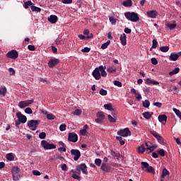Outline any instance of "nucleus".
<instances>
[{"label": "nucleus", "instance_id": "obj_1", "mask_svg": "<svg viewBox=\"0 0 181 181\" xmlns=\"http://www.w3.org/2000/svg\"><path fill=\"white\" fill-rule=\"evenodd\" d=\"M105 66H103V65L100 66L98 68H95L92 73V76L96 80H100L102 77H107V72L105 71Z\"/></svg>", "mask_w": 181, "mask_h": 181}, {"label": "nucleus", "instance_id": "obj_2", "mask_svg": "<svg viewBox=\"0 0 181 181\" xmlns=\"http://www.w3.org/2000/svg\"><path fill=\"white\" fill-rule=\"evenodd\" d=\"M124 16L128 19V21H131V22H138V21H139L138 13L135 12H127L124 13Z\"/></svg>", "mask_w": 181, "mask_h": 181}, {"label": "nucleus", "instance_id": "obj_3", "mask_svg": "<svg viewBox=\"0 0 181 181\" xmlns=\"http://www.w3.org/2000/svg\"><path fill=\"white\" fill-rule=\"evenodd\" d=\"M16 117L18 118V119L16 120V125L17 127L21 125V124H25L28 121L26 116L22 115V113L19 112L16 113Z\"/></svg>", "mask_w": 181, "mask_h": 181}, {"label": "nucleus", "instance_id": "obj_4", "mask_svg": "<svg viewBox=\"0 0 181 181\" xmlns=\"http://www.w3.org/2000/svg\"><path fill=\"white\" fill-rule=\"evenodd\" d=\"M40 124V120H30L28 122L27 125L31 131H36L37 125Z\"/></svg>", "mask_w": 181, "mask_h": 181}, {"label": "nucleus", "instance_id": "obj_5", "mask_svg": "<svg viewBox=\"0 0 181 181\" xmlns=\"http://www.w3.org/2000/svg\"><path fill=\"white\" fill-rule=\"evenodd\" d=\"M21 170L18 167H13L12 169L13 180L18 181L21 179V174H19Z\"/></svg>", "mask_w": 181, "mask_h": 181}, {"label": "nucleus", "instance_id": "obj_6", "mask_svg": "<svg viewBox=\"0 0 181 181\" xmlns=\"http://www.w3.org/2000/svg\"><path fill=\"white\" fill-rule=\"evenodd\" d=\"M117 135L122 136L123 138H127V136H131V131H129V129L127 127L119 130L117 132Z\"/></svg>", "mask_w": 181, "mask_h": 181}, {"label": "nucleus", "instance_id": "obj_7", "mask_svg": "<svg viewBox=\"0 0 181 181\" xmlns=\"http://www.w3.org/2000/svg\"><path fill=\"white\" fill-rule=\"evenodd\" d=\"M41 145H42V148L45 150L56 149V145H54L53 144H49L46 140H42L41 141Z\"/></svg>", "mask_w": 181, "mask_h": 181}, {"label": "nucleus", "instance_id": "obj_8", "mask_svg": "<svg viewBox=\"0 0 181 181\" xmlns=\"http://www.w3.org/2000/svg\"><path fill=\"white\" fill-rule=\"evenodd\" d=\"M96 117L97 118L95 119V121L97 122V124H103V121L105 119V115H104V112H98L96 114Z\"/></svg>", "mask_w": 181, "mask_h": 181}, {"label": "nucleus", "instance_id": "obj_9", "mask_svg": "<svg viewBox=\"0 0 181 181\" xmlns=\"http://www.w3.org/2000/svg\"><path fill=\"white\" fill-rule=\"evenodd\" d=\"M71 155L74 156V160H78L80 157L81 156V152L78 149H71Z\"/></svg>", "mask_w": 181, "mask_h": 181}, {"label": "nucleus", "instance_id": "obj_10", "mask_svg": "<svg viewBox=\"0 0 181 181\" xmlns=\"http://www.w3.org/2000/svg\"><path fill=\"white\" fill-rule=\"evenodd\" d=\"M30 104H33V100L21 101L18 103V107L20 108H26V107H29Z\"/></svg>", "mask_w": 181, "mask_h": 181}, {"label": "nucleus", "instance_id": "obj_11", "mask_svg": "<svg viewBox=\"0 0 181 181\" xmlns=\"http://www.w3.org/2000/svg\"><path fill=\"white\" fill-rule=\"evenodd\" d=\"M68 141L69 142L76 143L77 141H78V136H77V134L74 132L69 133Z\"/></svg>", "mask_w": 181, "mask_h": 181}, {"label": "nucleus", "instance_id": "obj_12", "mask_svg": "<svg viewBox=\"0 0 181 181\" xmlns=\"http://www.w3.org/2000/svg\"><path fill=\"white\" fill-rule=\"evenodd\" d=\"M18 56L19 55L17 51L15 49H13L6 54V57H8V59H18Z\"/></svg>", "mask_w": 181, "mask_h": 181}, {"label": "nucleus", "instance_id": "obj_13", "mask_svg": "<svg viewBox=\"0 0 181 181\" xmlns=\"http://www.w3.org/2000/svg\"><path fill=\"white\" fill-rule=\"evenodd\" d=\"M145 145L146 146V153H151V152H153L154 149H156V147L152 145L151 142H146Z\"/></svg>", "mask_w": 181, "mask_h": 181}, {"label": "nucleus", "instance_id": "obj_14", "mask_svg": "<svg viewBox=\"0 0 181 181\" xmlns=\"http://www.w3.org/2000/svg\"><path fill=\"white\" fill-rule=\"evenodd\" d=\"M151 134L154 138L157 139L159 144H163V137H162V136L159 135L156 132H151Z\"/></svg>", "mask_w": 181, "mask_h": 181}, {"label": "nucleus", "instance_id": "obj_15", "mask_svg": "<svg viewBox=\"0 0 181 181\" xmlns=\"http://www.w3.org/2000/svg\"><path fill=\"white\" fill-rule=\"evenodd\" d=\"M146 13L147 16L148 18H151L152 19H155L156 16H158V11H156V10L148 11Z\"/></svg>", "mask_w": 181, "mask_h": 181}, {"label": "nucleus", "instance_id": "obj_16", "mask_svg": "<svg viewBox=\"0 0 181 181\" xmlns=\"http://www.w3.org/2000/svg\"><path fill=\"white\" fill-rule=\"evenodd\" d=\"M100 169L101 170H103V172L108 173V172H110L111 170V166H110V165H107V163H103Z\"/></svg>", "mask_w": 181, "mask_h": 181}, {"label": "nucleus", "instance_id": "obj_17", "mask_svg": "<svg viewBox=\"0 0 181 181\" xmlns=\"http://www.w3.org/2000/svg\"><path fill=\"white\" fill-rule=\"evenodd\" d=\"M57 64H59V59H50L48 62L49 67L51 68L54 67Z\"/></svg>", "mask_w": 181, "mask_h": 181}, {"label": "nucleus", "instance_id": "obj_18", "mask_svg": "<svg viewBox=\"0 0 181 181\" xmlns=\"http://www.w3.org/2000/svg\"><path fill=\"white\" fill-rule=\"evenodd\" d=\"M165 25L166 28H169L170 30L175 29V28L177 26V24H176V21H173V23H170L168 21H166Z\"/></svg>", "mask_w": 181, "mask_h": 181}, {"label": "nucleus", "instance_id": "obj_19", "mask_svg": "<svg viewBox=\"0 0 181 181\" xmlns=\"http://www.w3.org/2000/svg\"><path fill=\"white\" fill-rule=\"evenodd\" d=\"M78 167H79V169L81 170L82 173H83L84 175H88V173L87 172V165H86V163H82Z\"/></svg>", "mask_w": 181, "mask_h": 181}, {"label": "nucleus", "instance_id": "obj_20", "mask_svg": "<svg viewBox=\"0 0 181 181\" xmlns=\"http://www.w3.org/2000/svg\"><path fill=\"white\" fill-rule=\"evenodd\" d=\"M145 84H153V86H159V82L153 80H151L150 78L144 79Z\"/></svg>", "mask_w": 181, "mask_h": 181}, {"label": "nucleus", "instance_id": "obj_21", "mask_svg": "<svg viewBox=\"0 0 181 181\" xmlns=\"http://www.w3.org/2000/svg\"><path fill=\"white\" fill-rule=\"evenodd\" d=\"M120 41L122 46H125L127 45V35H125V33L121 35Z\"/></svg>", "mask_w": 181, "mask_h": 181}, {"label": "nucleus", "instance_id": "obj_22", "mask_svg": "<svg viewBox=\"0 0 181 181\" xmlns=\"http://www.w3.org/2000/svg\"><path fill=\"white\" fill-rule=\"evenodd\" d=\"M158 121L163 124V122H166L168 121V116L166 115H160L158 116Z\"/></svg>", "mask_w": 181, "mask_h": 181}, {"label": "nucleus", "instance_id": "obj_23", "mask_svg": "<svg viewBox=\"0 0 181 181\" xmlns=\"http://www.w3.org/2000/svg\"><path fill=\"white\" fill-rule=\"evenodd\" d=\"M179 59V55L176 52H173L170 55V60L172 62H176Z\"/></svg>", "mask_w": 181, "mask_h": 181}, {"label": "nucleus", "instance_id": "obj_24", "mask_svg": "<svg viewBox=\"0 0 181 181\" xmlns=\"http://www.w3.org/2000/svg\"><path fill=\"white\" fill-rule=\"evenodd\" d=\"M83 35L86 36V39H93V33H90V30L88 29L83 30Z\"/></svg>", "mask_w": 181, "mask_h": 181}, {"label": "nucleus", "instance_id": "obj_25", "mask_svg": "<svg viewBox=\"0 0 181 181\" xmlns=\"http://www.w3.org/2000/svg\"><path fill=\"white\" fill-rule=\"evenodd\" d=\"M48 21L50 22V23H56V22H57V16L51 15L48 18Z\"/></svg>", "mask_w": 181, "mask_h": 181}, {"label": "nucleus", "instance_id": "obj_26", "mask_svg": "<svg viewBox=\"0 0 181 181\" xmlns=\"http://www.w3.org/2000/svg\"><path fill=\"white\" fill-rule=\"evenodd\" d=\"M122 5L126 6V8L132 6V1H131V0L124 1L123 3H122Z\"/></svg>", "mask_w": 181, "mask_h": 181}, {"label": "nucleus", "instance_id": "obj_27", "mask_svg": "<svg viewBox=\"0 0 181 181\" xmlns=\"http://www.w3.org/2000/svg\"><path fill=\"white\" fill-rule=\"evenodd\" d=\"M0 95L5 97L6 95V87L1 86L0 87Z\"/></svg>", "mask_w": 181, "mask_h": 181}, {"label": "nucleus", "instance_id": "obj_28", "mask_svg": "<svg viewBox=\"0 0 181 181\" xmlns=\"http://www.w3.org/2000/svg\"><path fill=\"white\" fill-rule=\"evenodd\" d=\"M105 110H107L108 111H114V108L112 107V104H105L104 105Z\"/></svg>", "mask_w": 181, "mask_h": 181}, {"label": "nucleus", "instance_id": "obj_29", "mask_svg": "<svg viewBox=\"0 0 181 181\" xmlns=\"http://www.w3.org/2000/svg\"><path fill=\"white\" fill-rule=\"evenodd\" d=\"M153 115V112L149 113V112H146L143 113V116L146 118V119H149Z\"/></svg>", "mask_w": 181, "mask_h": 181}, {"label": "nucleus", "instance_id": "obj_30", "mask_svg": "<svg viewBox=\"0 0 181 181\" xmlns=\"http://www.w3.org/2000/svg\"><path fill=\"white\" fill-rule=\"evenodd\" d=\"M146 170L148 172V173H152V175H155V169L152 166L148 165Z\"/></svg>", "mask_w": 181, "mask_h": 181}, {"label": "nucleus", "instance_id": "obj_31", "mask_svg": "<svg viewBox=\"0 0 181 181\" xmlns=\"http://www.w3.org/2000/svg\"><path fill=\"white\" fill-rule=\"evenodd\" d=\"M112 116H111V115H109L107 116L108 120L110 121V122H117V119H115V115H112Z\"/></svg>", "mask_w": 181, "mask_h": 181}, {"label": "nucleus", "instance_id": "obj_32", "mask_svg": "<svg viewBox=\"0 0 181 181\" xmlns=\"http://www.w3.org/2000/svg\"><path fill=\"white\" fill-rule=\"evenodd\" d=\"M111 43L110 40H107L106 42L103 43L101 46V49H103V50H105V49H107V47H108V46H110Z\"/></svg>", "mask_w": 181, "mask_h": 181}, {"label": "nucleus", "instance_id": "obj_33", "mask_svg": "<svg viewBox=\"0 0 181 181\" xmlns=\"http://www.w3.org/2000/svg\"><path fill=\"white\" fill-rule=\"evenodd\" d=\"M6 158L7 160H13V159H15V157L12 153H7Z\"/></svg>", "mask_w": 181, "mask_h": 181}, {"label": "nucleus", "instance_id": "obj_34", "mask_svg": "<svg viewBox=\"0 0 181 181\" xmlns=\"http://www.w3.org/2000/svg\"><path fill=\"white\" fill-rule=\"evenodd\" d=\"M179 71H180V69L177 67L174 70H173L172 71L169 72V74L170 76H175V74H177V73H179Z\"/></svg>", "mask_w": 181, "mask_h": 181}, {"label": "nucleus", "instance_id": "obj_35", "mask_svg": "<svg viewBox=\"0 0 181 181\" xmlns=\"http://www.w3.org/2000/svg\"><path fill=\"white\" fill-rule=\"evenodd\" d=\"M145 151H146V149H145V146H144V144L141 145V146L138 148L139 153H144Z\"/></svg>", "mask_w": 181, "mask_h": 181}, {"label": "nucleus", "instance_id": "obj_36", "mask_svg": "<svg viewBox=\"0 0 181 181\" xmlns=\"http://www.w3.org/2000/svg\"><path fill=\"white\" fill-rule=\"evenodd\" d=\"M160 52L163 53H166L167 52H169V46H163L160 47Z\"/></svg>", "mask_w": 181, "mask_h": 181}, {"label": "nucleus", "instance_id": "obj_37", "mask_svg": "<svg viewBox=\"0 0 181 181\" xmlns=\"http://www.w3.org/2000/svg\"><path fill=\"white\" fill-rule=\"evenodd\" d=\"M141 169L142 170H144L145 169H148V167L149 166V164L147 162H141Z\"/></svg>", "mask_w": 181, "mask_h": 181}, {"label": "nucleus", "instance_id": "obj_38", "mask_svg": "<svg viewBox=\"0 0 181 181\" xmlns=\"http://www.w3.org/2000/svg\"><path fill=\"white\" fill-rule=\"evenodd\" d=\"M173 112H175V114L177 115V117H178V118H180V119L181 120V112L180 110L176 109V108H173Z\"/></svg>", "mask_w": 181, "mask_h": 181}, {"label": "nucleus", "instance_id": "obj_39", "mask_svg": "<svg viewBox=\"0 0 181 181\" xmlns=\"http://www.w3.org/2000/svg\"><path fill=\"white\" fill-rule=\"evenodd\" d=\"M109 21L112 25H116L117 24V18L114 16L109 17Z\"/></svg>", "mask_w": 181, "mask_h": 181}, {"label": "nucleus", "instance_id": "obj_40", "mask_svg": "<svg viewBox=\"0 0 181 181\" xmlns=\"http://www.w3.org/2000/svg\"><path fill=\"white\" fill-rule=\"evenodd\" d=\"M168 175L169 171L166 168H164L162 171L161 177H165V176H168Z\"/></svg>", "mask_w": 181, "mask_h": 181}, {"label": "nucleus", "instance_id": "obj_41", "mask_svg": "<svg viewBox=\"0 0 181 181\" xmlns=\"http://www.w3.org/2000/svg\"><path fill=\"white\" fill-rule=\"evenodd\" d=\"M33 4L32 3L31 1H25V2L24 3V8H25V9H28V8H29V6H32Z\"/></svg>", "mask_w": 181, "mask_h": 181}, {"label": "nucleus", "instance_id": "obj_42", "mask_svg": "<svg viewBox=\"0 0 181 181\" xmlns=\"http://www.w3.org/2000/svg\"><path fill=\"white\" fill-rule=\"evenodd\" d=\"M31 10L33 11V12H40L42 11L40 8L35 6H31Z\"/></svg>", "mask_w": 181, "mask_h": 181}, {"label": "nucleus", "instance_id": "obj_43", "mask_svg": "<svg viewBox=\"0 0 181 181\" xmlns=\"http://www.w3.org/2000/svg\"><path fill=\"white\" fill-rule=\"evenodd\" d=\"M107 71L108 73H115V71H117V69L116 68H113L112 66H109L107 69Z\"/></svg>", "mask_w": 181, "mask_h": 181}, {"label": "nucleus", "instance_id": "obj_44", "mask_svg": "<svg viewBox=\"0 0 181 181\" xmlns=\"http://www.w3.org/2000/svg\"><path fill=\"white\" fill-rule=\"evenodd\" d=\"M149 105H151L149 100H146L144 102H143V107H144V108H148Z\"/></svg>", "mask_w": 181, "mask_h": 181}, {"label": "nucleus", "instance_id": "obj_45", "mask_svg": "<svg viewBox=\"0 0 181 181\" xmlns=\"http://www.w3.org/2000/svg\"><path fill=\"white\" fill-rule=\"evenodd\" d=\"M101 163H102V160L100 158H96L95 160V163L96 166H98V168H100V166H101Z\"/></svg>", "mask_w": 181, "mask_h": 181}, {"label": "nucleus", "instance_id": "obj_46", "mask_svg": "<svg viewBox=\"0 0 181 181\" xmlns=\"http://www.w3.org/2000/svg\"><path fill=\"white\" fill-rule=\"evenodd\" d=\"M99 93L100 94V95H107V90L101 88L99 91Z\"/></svg>", "mask_w": 181, "mask_h": 181}, {"label": "nucleus", "instance_id": "obj_47", "mask_svg": "<svg viewBox=\"0 0 181 181\" xmlns=\"http://www.w3.org/2000/svg\"><path fill=\"white\" fill-rule=\"evenodd\" d=\"M156 47H158V41L156 40H153L151 49H156Z\"/></svg>", "mask_w": 181, "mask_h": 181}, {"label": "nucleus", "instance_id": "obj_48", "mask_svg": "<svg viewBox=\"0 0 181 181\" xmlns=\"http://www.w3.org/2000/svg\"><path fill=\"white\" fill-rule=\"evenodd\" d=\"M40 139H45L46 138V132H41L39 134Z\"/></svg>", "mask_w": 181, "mask_h": 181}, {"label": "nucleus", "instance_id": "obj_49", "mask_svg": "<svg viewBox=\"0 0 181 181\" xmlns=\"http://www.w3.org/2000/svg\"><path fill=\"white\" fill-rule=\"evenodd\" d=\"M66 128H67V125L66 124H61L59 126V130L63 132V131H66Z\"/></svg>", "mask_w": 181, "mask_h": 181}, {"label": "nucleus", "instance_id": "obj_50", "mask_svg": "<svg viewBox=\"0 0 181 181\" xmlns=\"http://www.w3.org/2000/svg\"><path fill=\"white\" fill-rule=\"evenodd\" d=\"M136 100H137V101H141V100H142V96L140 95L139 93H136Z\"/></svg>", "mask_w": 181, "mask_h": 181}, {"label": "nucleus", "instance_id": "obj_51", "mask_svg": "<svg viewBox=\"0 0 181 181\" xmlns=\"http://www.w3.org/2000/svg\"><path fill=\"white\" fill-rule=\"evenodd\" d=\"M47 119H54V118H56V117L53 114H48V115H47Z\"/></svg>", "mask_w": 181, "mask_h": 181}, {"label": "nucleus", "instance_id": "obj_52", "mask_svg": "<svg viewBox=\"0 0 181 181\" xmlns=\"http://www.w3.org/2000/svg\"><path fill=\"white\" fill-rule=\"evenodd\" d=\"M61 169H62V170H64V171H65V172H67V169H68L67 165H66V163L62 164V165H61Z\"/></svg>", "mask_w": 181, "mask_h": 181}, {"label": "nucleus", "instance_id": "obj_53", "mask_svg": "<svg viewBox=\"0 0 181 181\" xmlns=\"http://www.w3.org/2000/svg\"><path fill=\"white\" fill-rule=\"evenodd\" d=\"M90 50L91 49L89 47H84L83 49H81V52L83 53H88Z\"/></svg>", "mask_w": 181, "mask_h": 181}, {"label": "nucleus", "instance_id": "obj_54", "mask_svg": "<svg viewBox=\"0 0 181 181\" xmlns=\"http://www.w3.org/2000/svg\"><path fill=\"white\" fill-rule=\"evenodd\" d=\"M25 114H32L33 111H32V109L30 107H27L25 109Z\"/></svg>", "mask_w": 181, "mask_h": 181}, {"label": "nucleus", "instance_id": "obj_55", "mask_svg": "<svg viewBox=\"0 0 181 181\" xmlns=\"http://www.w3.org/2000/svg\"><path fill=\"white\" fill-rule=\"evenodd\" d=\"M114 84L115 86H117V87H122V83L119 82V81H115Z\"/></svg>", "mask_w": 181, "mask_h": 181}, {"label": "nucleus", "instance_id": "obj_56", "mask_svg": "<svg viewBox=\"0 0 181 181\" xmlns=\"http://www.w3.org/2000/svg\"><path fill=\"white\" fill-rule=\"evenodd\" d=\"M81 110L76 109L74 112V115H81Z\"/></svg>", "mask_w": 181, "mask_h": 181}, {"label": "nucleus", "instance_id": "obj_57", "mask_svg": "<svg viewBox=\"0 0 181 181\" xmlns=\"http://www.w3.org/2000/svg\"><path fill=\"white\" fill-rule=\"evenodd\" d=\"M33 175H34V176H40L41 173L40 171L39 170H33Z\"/></svg>", "mask_w": 181, "mask_h": 181}, {"label": "nucleus", "instance_id": "obj_58", "mask_svg": "<svg viewBox=\"0 0 181 181\" xmlns=\"http://www.w3.org/2000/svg\"><path fill=\"white\" fill-rule=\"evenodd\" d=\"M8 71H9L10 76L15 75V69H13V68H9Z\"/></svg>", "mask_w": 181, "mask_h": 181}, {"label": "nucleus", "instance_id": "obj_59", "mask_svg": "<svg viewBox=\"0 0 181 181\" xmlns=\"http://www.w3.org/2000/svg\"><path fill=\"white\" fill-rule=\"evenodd\" d=\"M28 50H30V52H35V50L36 49L34 45H28Z\"/></svg>", "mask_w": 181, "mask_h": 181}, {"label": "nucleus", "instance_id": "obj_60", "mask_svg": "<svg viewBox=\"0 0 181 181\" xmlns=\"http://www.w3.org/2000/svg\"><path fill=\"white\" fill-rule=\"evenodd\" d=\"M158 155H160V156H165V150L160 149L158 151Z\"/></svg>", "mask_w": 181, "mask_h": 181}, {"label": "nucleus", "instance_id": "obj_61", "mask_svg": "<svg viewBox=\"0 0 181 181\" xmlns=\"http://www.w3.org/2000/svg\"><path fill=\"white\" fill-rule=\"evenodd\" d=\"M51 49H52V51L53 53H54V54L57 53V49L56 47H54V45H52L51 46Z\"/></svg>", "mask_w": 181, "mask_h": 181}, {"label": "nucleus", "instance_id": "obj_62", "mask_svg": "<svg viewBox=\"0 0 181 181\" xmlns=\"http://www.w3.org/2000/svg\"><path fill=\"white\" fill-rule=\"evenodd\" d=\"M72 177H73L74 179H76V180H80V176L76 174V173H74V174L72 175Z\"/></svg>", "mask_w": 181, "mask_h": 181}, {"label": "nucleus", "instance_id": "obj_63", "mask_svg": "<svg viewBox=\"0 0 181 181\" xmlns=\"http://www.w3.org/2000/svg\"><path fill=\"white\" fill-rule=\"evenodd\" d=\"M151 63L154 65L158 64V59L156 58H151Z\"/></svg>", "mask_w": 181, "mask_h": 181}, {"label": "nucleus", "instance_id": "obj_64", "mask_svg": "<svg viewBox=\"0 0 181 181\" xmlns=\"http://www.w3.org/2000/svg\"><path fill=\"white\" fill-rule=\"evenodd\" d=\"M62 43V38H57L55 40V45H61Z\"/></svg>", "mask_w": 181, "mask_h": 181}]
</instances>
